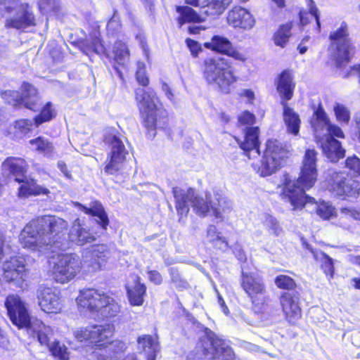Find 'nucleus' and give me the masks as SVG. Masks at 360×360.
<instances>
[{"mask_svg":"<svg viewBox=\"0 0 360 360\" xmlns=\"http://www.w3.org/2000/svg\"><path fill=\"white\" fill-rule=\"evenodd\" d=\"M12 323L19 329H25L27 334L36 338L41 345L48 347L49 352L58 360H69L67 347L53 338V331L41 320L31 318L24 302L18 295H8L4 302Z\"/></svg>","mask_w":360,"mask_h":360,"instance_id":"1","label":"nucleus"},{"mask_svg":"<svg viewBox=\"0 0 360 360\" xmlns=\"http://www.w3.org/2000/svg\"><path fill=\"white\" fill-rule=\"evenodd\" d=\"M316 155L313 149L306 150L300 177L296 181L286 179L283 195L294 210L302 208L308 203L315 204L317 214L323 219H329L335 214V207L328 202L318 203L314 198L305 193V190L311 188L317 179Z\"/></svg>","mask_w":360,"mask_h":360,"instance_id":"2","label":"nucleus"},{"mask_svg":"<svg viewBox=\"0 0 360 360\" xmlns=\"http://www.w3.org/2000/svg\"><path fill=\"white\" fill-rule=\"evenodd\" d=\"M67 227V221L62 218L45 216L30 221L20 232L19 241L24 248L39 252L49 246L60 248Z\"/></svg>","mask_w":360,"mask_h":360,"instance_id":"3","label":"nucleus"},{"mask_svg":"<svg viewBox=\"0 0 360 360\" xmlns=\"http://www.w3.org/2000/svg\"><path fill=\"white\" fill-rule=\"evenodd\" d=\"M172 193L175 199V207L181 221L184 217H186L191 206L196 214L200 216H205L212 210L216 219H223V213L229 212L232 208V202L225 197L221 191H213V193H206V201L202 198L195 195L194 189L190 188L184 191L179 187L172 189Z\"/></svg>","mask_w":360,"mask_h":360,"instance_id":"4","label":"nucleus"},{"mask_svg":"<svg viewBox=\"0 0 360 360\" xmlns=\"http://www.w3.org/2000/svg\"><path fill=\"white\" fill-rule=\"evenodd\" d=\"M186 360H236L232 347L216 333L205 328L195 349Z\"/></svg>","mask_w":360,"mask_h":360,"instance_id":"5","label":"nucleus"},{"mask_svg":"<svg viewBox=\"0 0 360 360\" xmlns=\"http://www.w3.org/2000/svg\"><path fill=\"white\" fill-rule=\"evenodd\" d=\"M136 100L143 119L144 127L148 130V136L153 138L156 128H162L167 120L166 112L158 106V99L150 88H138L135 91Z\"/></svg>","mask_w":360,"mask_h":360,"instance_id":"6","label":"nucleus"},{"mask_svg":"<svg viewBox=\"0 0 360 360\" xmlns=\"http://www.w3.org/2000/svg\"><path fill=\"white\" fill-rule=\"evenodd\" d=\"M77 303L79 308L96 314L101 319L115 317L120 311V305L113 297L94 288L80 290Z\"/></svg>","mask_w":360,"mask_h":360,"instance_id":"7","label":"nucleus"},{"mask_svg":"<svg viewBox=\"0 0 360 360\" xmlns=\"http://www.w3.org/2000/svg\"><path fill=\"white\" fill-rule=\"evenodd\" d=\"M203 75L210 84H215L224 94H229L231 86L237 81L228 60L222 57L208 58L204 60Z\"/></svg>","mask_w":360,"mask_h":360,"instance_id":"8","label":"nucleus"},{"mask_svg":"<svg viewBox=\"0 0 360 360\" xmlns=\"http://www.w3.org/2000/svg\"><path fill=\"white\" fill-rule=\"evenodd\" d=\"M3 167L5 169H8L10 173L15 176L16 181L22 183L18 191L20 197L27 198L31 195L49 193V191L47 188L38 185L33 179H27L24 175L25 169L22 160L13 157L8 158L3 162Z\"/></svg>","mask_w":360,"mask_h":360,"instance_id":"9","label":"nucleus"},{"mask_svg":"<svg viewBox=\"0 0 360 360\" xmlns=\"http://www.w3.org/2000/svg\"><path fill=\"white\" fill-rule=\"evenodd\" d=\"M329 38L331 54L335 60L336 66L340 68L349 61L354 50L347 24L343 22L337 30L330 33Z\"/></svg>","mask_w":360,"mask_h":360,"instance_id":"10","label":"nucleus"},{"mask_svg":"<svg viewBox=\"0 0 360 360\" xmlns=\"http://www.w3.org/2000/svg\"><path fill=\"white\" fill-rule=\"evenodd\" d=\"M52 266V276L54 280L65 283L75 278L82 267L79 257L75 253L59 254L50 262Z\"/></svg>","mask_w":360,"mask_h":360,"instance_id":"11","label":"nucleus"},{"mask_svg":"<svg viewBox=\"0 0 360 360\" xmlns=\"http://www.w3.org/2000/svg\"><path fill=\"white\" fill-rule=\"evenodd\" d=\"M3 99L15 107L23 105L25 108L36 110L39 108V97L37 89L30 84L24 82L21 86V93L16 91H5L1 93Z\"/></svg>","mask_w":360,"mask_h":360,"instance_id":"12","label":"nucleus"},{"mask_svg":"<svg viewBox=\"0 0 360 360\" xmlns=\"http://www.w3.org/2000/svg\"><path fill=\"white\" fill-rule=\"evenodd\" d=\"M241 286L252 304L258 309L265 303L266 289L262 276L255 273L242 272Z\"/></svg>","mask_w":360,"mask_h":360,"instance_id":"13","label":"nucleus"},{"mask_svg":"<svg viewBox=\"0 0 360 360\" xmlns=\"http://www.w3.org/2000/svg\"><path fill=\"white\" fill-rule=\"evenodd\" d=\"M328 189L335 195L342 197L357 198L360 195V184L343 172L330 173Z\"/></svg>","mask_w":360,"mask_h":360,"instance_id":"14","label":"nucleus"},{"mask_svg":"<svg viewBox=\"0 0 360 360\" xmlns=\"http://www.w3.org/2000/svg\"><path fill=\"white\" fill-rule=\"evenodd\" d=\"M105 142L108 146L109 162L105 167V172L114 174L122 168L126 155L128 154L122 138L117 134H109L105 138Z\"/></svg>","mask_w":360,"mask_h":360,"instance_id":"15","label":"nucleus"},{"mask_svg":"<svg viewBox=\"0 0 360 360\" xmlns=\"http://www.w3.org/2000/svg\"><path fill=\"white\" fill-rule=\"evenodd\" d=\"M3 277L6 282L22 288L28 277L26 260L22 257H13L3 263Z\"/></svg>","mask_w":360,"mask_h":360,"instance_id":"16","label":"nucleus"},{"mask_svg":"<svg viewBox=\"0 0 360 360\" xmlns=\"http://www.w3.org/2000/svg\"><path fill=\"white\" fill-rule=\"evenodd\" d=\"M37 298L41 309L46 313H57L62 309L59 291L53 288L39 286Z\"/></svg>","mask_w":360,"mask_h":360,"instance_id":"17","label":"nucleus"},{"mask_svg":"<svg viewBox=\"0 0 360 360\" xmlns=\"http://www.w3.org/2000/svg\"><path fill=\"white\" fill-rule=\"evenodd\" d=\"M112 334V328L110 326L97 325L79 328L74 332V335L78 341L90 343L108 340Z\"/></svg>","mask_w":360,"mask_h":360,"instance_id":"18","label":"nucleus"},{"mask_svg":"<svg viewBox=\"0 0 360 360\" xmlns=\"http://www.w3.org/2000/svg\"><path fill=\"white\" fill-rule=\"evenodd\" d=\"M299 300L300 296L297 291H286L280 296L282 310L290 323H294L301 317Z\"/></svg>","mask_w":360,"mask_h":360,"instance_id":"19","label":"nucleus"},{"mask_svg":"<svg viewBox=\"0 0 360 360\" xmlns=\"http://www.w3.org/2000/svg\"><path fill=\"white\" fill-rule=\"evenodd\" d=\"M227 22L235 28L250 30L254 27L255 20L248 10L236 6L228 13Z\"/></svg>","mask_w":360,"mask_h":360,"instance_id":"20","label":"nucleus"},{"mask_svg":"<svg viewBox=\"0 0 360 360\" xmlns=\"http://www.w3.org/2000/svg\"><path fill=\"white\" fill-rule=\"evenodd\" d=\"M259 134L257 127H247L244 140L239 143L240 148L249 158H255L260 154Z\"/></svg>","mask_w":360,"mask_h":360,"instance_id":"21","label":"nucleus"},{"mask_svg":"<svg viewBox=\"0 0 360 360\" xmlns=\"http://www.w3.org/2000/svg\"><path fill=\"white\" fill-rule=\"evenodd\" d=\"M35 25V18L32 12L27 8L18 9L13 16L6 18L5 26L8 28L24 30Z\"/></svg>","mask_w":360,"mask_h":360,"instance_id":"22","label":"nucleus"},{"mask_svg":"<svg viewBox=\"0 0 360 360\" xmlns=\"http://www.w3.org/2000/svg\"><path fill=\"white\" fill-rule=\"evenodd\" d=\"M70 240L77 245H84L96 241L97 233L81 225L79 219L75 221L69 232Z\"/></svg>","mask_w":360,"mask_h":360,"instance_id":"23","label":"nucleus"},{"mask_svg":"<svg viewBox=\"0 0 360 360\" xmlns=\"http://www.w3.org/2000/svg\"><path fill=\"white\" fill-rule=\"evenodd\" d=\"M276 90L282 101L287 103L293 96L295 83L290 70H285L278 75L276 80Z\"/></svg>","mask_w":360,"mask_h":360,"instance_id":"24","label":"nucleus"},{"mask_svg":"<svg viewBox=\"0 0 360 360\" xmlns=\"http://www.w3.org/2000/svg\"><path fill=\"white\" fill-rule=\"evenodd\" d=\"M77 206L85 214L97 217L95 221L102 229L101 233H103L104 231L107 230V227L109 224V219L103 206L99 201L95 200L91 202L89 204V207L77 202Z\"/></svg>","mask_w":360,"mask_h":360,"instance_id":"25","label":"nucleus"},{"mask_svg":"<svg viewBox=\"0 0 360 360\" xmlns=\"http://www.w3.org/2000/svg\"><path fill=\"white\" fill-rule=\"evenodd\" d=\"M321 142V146L326 157L333 162H338L345 156V150L342 148L339 141L333 137L326 136Z\"/></svg>","mask_w":360,"mask_h":360,"instance_id":"26","label":"nucleus"},{"mask_svg":"<svg viewBox=\"0 0 360 360\" xmlns=\"http://www.w3.org/2000/svg\"><path fill=\"white\" fill-rule=\"evenodd\" d=\"M158 338L150 335H143L137 340L138 349L144 352L147 360H155L156 355L160 351Z\"/></svg>","mask_w":360,"mask_h":360,"instance_id":"27","label":"nucleus"},{"mask_svg":"<svg viewBox=\"0 0 360 360\" xmlns=\"http://www.w3.org/2000/svg\"><path fill=\"white\" fill-rule=\"evenodd\" d=\"M302 245L304 248L310 251L314 259L321 263V267L326 276L333 278L334 274L333 259L321 250L312 248V247L306 241H303Z\"/></svg>","mask_w":360,"mask_h":360,"instance_id":"28","label":"nucleus"},{"mask_svg":"<svg viewBox=\"0 0 360 360\" xmlns=\"http://www.w3.org/2000/svg\"><path fill=\"white\" fill-rule=\"evenodd\" d=\"M329 122L323 108H319L314 112L311 124L318 142L321 141L322 136H325Z\"/></svg>","mask_w":360,"mask_h":360,"instance_id":"29","label":"nucleus"},{"mask_svg":"<svg viewBox=\"0 0 360 360\" xmlns=\"http://www.w3.org/2000/svg\"><path fill=\"white\" fill-rule=\"evenodd\" d=\"M281 166V162L269 155L264 154L260 164L253 165L255 171L261 176H269L275 173Z\"/></svg>","mask_w":360,"mask_h":360,"instance_id":"30","label":"nucleus"},{"mask_svg":"<svg viewBox=\"0 0 360 360\" xmlns=\"http://www.w3.org/2000/svg\"><path fill=\"white\" fill-rule=\"evenodd\" d=\"M281 103L283 107V120L288 131L293 135H297L300 126L299 115L290 108L285 101H281Z\"/></svg>","mask_w":360,"mask_h":360,"instance_id":"31","label":"nucleus"},{"mask_svg":"<svg viewBox=\"0 0 360 360\" xmlns=\"http://www.w3.org/2000/svg\"><path fill=\"white\" fill-rule=\"evenodd\" d=\"M176 11L179 13L177 22L180 28L186 22H203L205 19V15L204 16L202 12L201 14H198L192 8L188 6H178L176 8Z\"/></svg>","mask_w":360,"mask_h":360,"instance_id":"32","label":"nucleus"},{"mask_svg":"<svg viewBox=\"0 0 360 360\" xmlns=\"http://www.w3.org/2000/svg\"><path fill=\"white\" fill-rule=\"evenodd\" d=\"M201 6V12L205 16H218L224 13L231 3V0H206Z\"/></svg>","mask_w":360,"mask_h":360,"instance_id":"33","label":"nucleus"},{"mask_svg":"<svg viewBox=\"0 0 360 360\" xmlns=\"http://www.w3.org/2000/svg\"><path fill=\"white\" fill-rule=\"evenodd\" d=\"M264 154L276 158L281 162L288 157V150L285 145L278 140H269Z\"/></svg>","mask_w":360,"mask_h":360,"instance_id":"34","label":"nucleus"},{"mask_svg":"<svg viewBox=\"0 0 360 360\" xmlns=\"http://www.w3.org/2000/svg\"><path fill=\"white\" fill-rule=\"evenodd\" d=\"M32 127V120L27 119L20 120L15 122L13 127L10 128L8 134L13 139H20L31 131Z\"/></svg>","mask_w":360,"mask_h":360,"instance_id":"35","label":"nucleus"},{"mask_svg":"<svg viewBox=\"0 0 360 360\" xmlns=\"http://www.w3.org/2000/svg\"><path fill=\"white\" fill-rule=\"evenodd\" d=\"M231 44V42L227 38L215 35L212 37L210 41L205 42L204 46L212 51L226 54Z\"/></svg>","mask_w":360,"mask_h":360,"instance_id":"36","label":"nucleus"},{"mask_svg":"<svg viewBox=\"0 0 360 360\" xmlns=\"http://www.w3.org/2000/svg\"><path fill=\"white\" fill-rule=\"evenodd\" d=\"M129 302L133 306H141L143 303V295L146 288L143 284L137 282L132 288H127Z\"/></svg>","mask_w":360,"mask_h":360,"instance_id":"37","label":"nucleus"},{"mask_svg":"<svg viewBox=\"0 0 360 360\" xmlns=\"http://www.w3.org/2000/svg\"><path fill=\"white\" fill-rule=\"evenodd\" d=\"M30 143L31 146L34 147L37 151L43 153L45 156L48 158H53L55 148L52 143H51L48 139L42 136H39L34 139L30 140Z\"/></svg>","mask_w":360,"mask_h":360,"instance_id":"38","label":"nucleus"},{"mask_svg":"<svg viewBox=\"0 0 360 360\" xmlns=\"http://www.w3.org/2000/svg\"><path fill=\"white\" fill-rule=\"evenodd\" d=\"M262 220L264 227L270 234L278 236L283 233V228L274 216L265 213L263 214Z\"/></svg>","mask_w":360,"mask_h":360,"instance_id":"39","label":"nucleus"},{"mask_svg":"<svg viewBox=\"0 0 360 360\" xmlns=\"http://www.w3.org/2000/svg\"><path fill=\"white\" fill-rule=\"evenodd\" d=\"M292 26L290 24H285L280 26L278 31L274 35V41L276 46L284 47L290 37Z\"/></svg>","mask_w":360,"mask_h":360,"instance_id":"40","label":"nucleus"},{"mask_svg":"<svg viewBox=\"0 0 360 360\" xmlns=\"http://www.w3.org/2000/svg\"><path fill=\"white\" fill-rule=\"evenodd\" d=\"M113 53L115 60L119 65H124L129 59V50L126 44L121 41H117L115 43Z\"/></svg>","mask_w":360,"mask_h":360,"instance_id":"41","label":"nucleus"},{"mask_svg":"<svg viewBox=\"0 0 360 360\" xmlns=\"http://www.w3.org/2000/svg\"><path fill=\"white\" fill-rule=\"evenodd\" d=\"M110 252L108 247L105 245H98L93 247L91 251V257L96 263H98L99 266L101 265L102 262L106 261L108 257Z\"/></svg>","mask_w":360,"mask_h":360,"instance_id":"42","label":"nucleus"},{"mask_svg":"<svg viewBox=\"0 0 360 360\" xmlns=\"http://www.w3.org/2000/svg\"><path fill=\"white\" fill-rule=\"evenodd\" d=\"M56 115L54 110L52 108V103L48 102L41 109V112L34 117V123L37 127L45 122L51 120Z\"/></svg>","mask_w":360,"mask_h":360,"instance_id":"43","label":"nucleus"},{"mask_svg":"<svg viewBox=\"0 0 360 360\" xmlns=\"http://www.w3.org/2000/svg\"><path fill=\"white\" fill-rule=\"evenodd\" d=\"M276 285L287 291H296V283L293 278L287 275H278L275 278Z\"/></svg>","mask_w":360,"mask_h":360,"instance_id":"44","label":"nucleus"},{"mask_svg":"<svg viewBox=\"0 0 360 360\" xmlns=\"http://www.w3.org/2000/svg\"><path fill=\"white\" fill-rule=\"evenodd\" d=\"M169 273L172 283L177 289L183 290L189 287L188 283L181 277L177 269L172 267L169 269Z\"/></svg>","mask_w":360,"mask_h":360,"instance_id":"45","label":"nucleus"},{"mask_svg":"<svg viewBox=\"0 0 360 360\" xmlns=\"http://www.w3.org/2000/svg\"><path fill=\"white\" fill-rule=\"evenodd\" d=\"M84 52L89 55L90 53L102 54L105 52V47L98 37H95L89 44H86L83 48Z\"/></svg>","mask_w":360,"mask_h":360,"instance_id":"46","label":"nucleus"},{"mask_svg":"<svg viewBox=\"0 0 360 360\" xmlns=\"http://www.w3.org/2000/svg\"><path fill=\"white\" fill-rule=\"evenodd\" d=\"M18 0H0V15L6 17L15 13L18 10Z\"/></svg>","mask_w":360,"mask_h":360,"instance_id":"47","label":"nucleus"},{"mask_svg":"<svg viewBox=\"0 0 360 360\" xmlns=\"http://www.w3.org/2000/svg\"><path fill=\"white\" fill-rule=\"evenodd\" d=\"M337 120L345 124H347L350 119V112L349 110L340 103H336L333 108Z\"/></svg>","mask_w":360,"mask_h":360,"instance_id":"48","label":"nucleus"},{"mask_svg":"<svg viewBox=\"0 0 360 360\" xmlns=\"http://www.w3.org/2000/svg\"><path fill=\"white\" fill-rule=\"evenodd\" d=\"M120 27L121 25L119 20V18L117 16V12L115 11L113 16L107 24V30L108 33L114 34L120 30Z\"/></svg>","mask_w":360,"mask_h":360,"instance_id":"49","label":"nucleus"},{"mask_svg":"<svg viewBox=\"0 0 360 360\" xmlns=\"http://www.w3.org/2000/svg\"><path fill=\"white\" fill-rule=\"evenodd\" d=\"M325 136L326 137L330 136L333 138H334V136L344 138L345 136L341 128L335 124H331L330 122H329Z\"/></svg>","mask_w":360,"mask_h":360,"instance_id":"50","label":"nucleus"},{"mask_svg":"<svg viewBox=\"0 0 360 360\" xmlns=\"http://www.w3.org/2000/svg\"><path fill=\"white\" fill-rule=\"evenodd\" d=\"M307 6L309 7L310 15L315 19L316 25H317V28L319 30H320L321 22H320V19H319V9L316 6V4L313 0H308Z\"/></svg>","mask_w":360,"mask_h":360,"instance_id":"51","label":"nucleus"},{"mask_svg":"<svg viewBox=\"0 0 360 360\" xmlns=\"http://www.w3.org/2000/svg\"><path fill=\"white\" fill-rule=\"evenodd\" d=\"M345 165L347 168L354 171L356 173L360 172V159L356 156L349 157L345 161Z\"/></svg>","mask_w":360,"mask_h":360,"instance_id":"52","label":"nucleus"},{"mask_svg":"<svg viewBox=\"0 0 360 360\" xmlns=\"http://www.w3.org/2000/svg\"><path fill=\"white\" fill-rule=\"evenodd\" d=\"M136 80L139 84L146 86L149 83V79L146 75L145 68L143 65L142 67L139 65V69L136 72Z\"/></svg>","mask_w":360,"mask_h":360,"instance_id":"53","label":"nucleus"},{"mask_svg":"<svg viewBox=\"0 0 360 360\" xmlns=\"http://www.w3.org/2000/svg\"><path fill=\"white\" fill-rule=\"evenodd\" d=\"M211 243L217 249L225 252L229 248V243L226 240L225 238L221 236H217L211 239Z\"/></svg>","mask_w":360,"mask_h":360,"instance_id":"54","label":"nucleus"},{"mask_svg":"<svg viewBox=\"0 0 360 360\" xmlns=\"http://www.w3.org/2000/svg\"><path fill=\"white\" fill-rule=\"evenodd\" d=\"M255 117L254 114L249 111L243 112L238 117V121L244 124H252L255 122Z\"/></svg>","mask_w":360,"mask_h":360,"instance_id":"55","label":"nucleus"},{"mask_svg":"<svg viewBox=\"0 0 360 360\" xmlns=\"http://www.w3.org/2000/svg\"><path fill=\"white\" fill-rule=\"evenodd\" d=\"M341 213L360 221V208L356 210L351 207H343L341 209Z\"/></svg>","mask_w":360,"mask_h":360,"instance_id":"56","label":"nucleus"},{"mask_svg":"<svg viewBox=\"0 0 360 360\" xmlns=\"http://www.w3.org/2000/svg\"><path fill=\"white\" fill-rule=\"evenodd\" d=\"M226 55L240 61H244L246 59L245 56L243 53H240L237 49L234 48L232 45L226 52Z\"/></svg>","mask_w":360,"mask_h":360,"instance_id":"57","label":"nucleus"},{"mask_svg":"<svg viewBox=\"0 0 360 360\" xmlns=\"http://www.w3.org/2000/svg\"><path fill=\"white\" fill-rule=\"evenodd\" d=\"M186 43L193 56H197L201 51V46L196 41L191 39H186Z\"/></svg>","mask_w":360,"mask_h":360,"instance_id":"58","label":"nucleus"},{"mask_svg":"<svg viewBox=\"0 0 360 360\" xmlns=\"http://www.w3.org/2000/svg\"><path fill=\"white\" fill-rule=\"evenodd\" d=\"M233 254L237 257V259L241 262H244L246 261V255L241 246L238 244H236L233 248Z\"/></svg>","mask_w":360,"mask_h":360,"instance_id":"59","label":"nucleus"},{"mask_svg":"<svg viewBox=\"0 0 360 360\" xmlns=\"http://www.w3.org/2000/svg\"><path fill=\"white\" fill-rule=\"evenodd\" d=\"M148 276L150 281L156 285H160L162 281L161 274L155 270L149 271Z\"/></svg>","mask_w":360,"mask_h":360,"instance_id":"60","label":"nucleus"},{"mask_svg":"<svg viewBox=\"0 0 360 360\" xmlns=\"http://www.w3.org/2000/svg\"><path fill=\"white\" fill-rule=\"evenodd\" d=\"M207 236L210 243L212 238H216L217 236H220L219 233L217 231L216 226L214 225H210L208 226L207 231Z\"/></svg>","mask_w":360,"mask_h":360,"instance_id":"61","label":"nucleus"},{"mask_svg":"<svg viewBox=\"0 0 360 360\" xmlns=\"http://www.w3.org/2000/svg\"><path fill=\"white\" fill-rule=\"evenodd\" d=\"M214 288V291L217 295L219 305L221 308L223 312L226 314L229 311V309L226 307V303H225L224 299L222 298L221 295H220L219 290L217 289V288L215 286Z\"/></svg>","mask_w":360,"mask_h":360,"instance_id":"62","label":"nucleus"},{"mask_svg":"<svg viewBox=\"0 0 360 360\" xmlns=\"http://www.w3.org/2000/svg\"><path fill=\"white\" fill-rule=\"evenodd\" d=\"M136 39L139 41L143 51L146 53L147 51L148 47L144 34L141 32H139L136 35Z\"/></svg>","mask_w":360,"mask_h":360,"instance_id":"63","label":"nucleus"},{"mask_svg":"<svg viewBox=\"0 0 360 360\" xmlns=\"http://www.w3.org/2000/svg\"><path fill=\"white\" fill-rule=\"evenodd\" d=\"M58 167L60 170V172L68 179L71 177V174L68 169L66 164L63 161H58Z\"/></svg>","mask_w":360,"mask_h":360,"instance_id":"64","label":"nucleus"}]
</instances>
